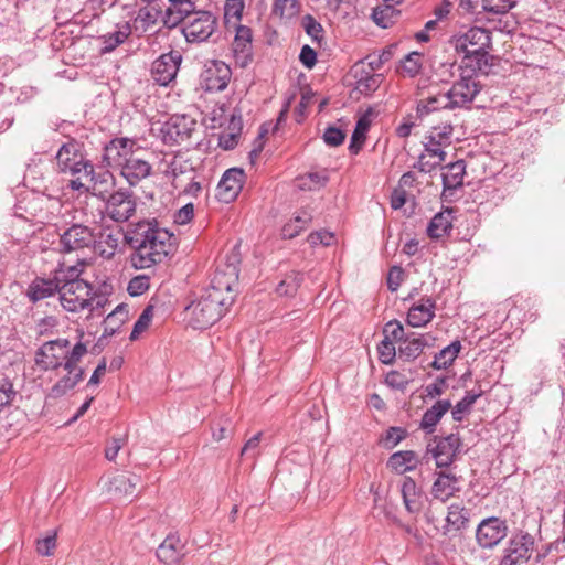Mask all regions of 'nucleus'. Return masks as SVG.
I'll return each mask as SVG.
<instances>
[{
	"label": "nucleus",
	"mask_w": 565,
	"mask_h": 565,
	"mask_svg": "<svg viewBox=\"0 0 565 565\" xmlns=\"http://www.w3.org/2000/svg\"><path fill=\"white\" fill-rule=\"evenodd\" d=\"M422 56L423 54L418 51H412L407 53L396 66V72L403 70V72H405L411 78L416 77L420 73L423 67V64L420 62Z\"/></svg>",
	"instance_id": "obj_46"
},
{
	"label": "nucleus",
	"mask_w": 565,
	"mask_h": 565,
	"mask_svg": "<svg viewBox=\"0 0 565 565\" xmlns=\"http://www.w3.org/2000/svg\"><path fill=\"white\" fill-rule=\"evenodd\" d=\"M232 76L231 67L223 61L210 60L200 74V85L206 93L223 92Z\"/></svg>",
	"instance_id": "obj_10"
},
{
	"label": "nucleus",
	"mask_w": 565,
	"mask_h": 565,
	"mask_svg": "<svg viewBox=\"0 0 565 565\" xmlns=\"http://www.w3.org/2000/svg\"><path fill=\"white\" fill-rule=\"evenodd\" d=\"M84 174L90 177V181L94 182V190L98 191L93 192V195L100 200H105V195L109 193V190L115 186V177L109 170H104L96 173L95 166L93 164V172Z\"/></svg>",
	"instance_id": "obj_40"
},
{
	"label": "nucleus",
	"mask_w": 565,
	"mask_h": 565,
	"mask_svg": "<svg viewBox=\"0 0 565 565\" xmlns=\"http://www.w3.org/2000/svg\"><path fill=\"white\" fill-rule=\"evenodd\" d=\"M417 452L415 450H398L390 455L386 468L396 475L416 470Z\"/></svg>",
	"instance_id": "obj_32"
},
{
	"label": "nucleus",
	"mask_w": 565,
	"mask_h": 565,
	"mask_svg": "<svg viewBox=\"0 0 565 565\" xmlns=\"http://www.w3.org/2000/svg\"><path fill=\"white\" fill-rule=\"evenodd\" d=\"M114 156V168H120L134 154L136 141L128 137H115L106 142Z\"/></svg>",
	"instance_id": "obj_33"
},
{
	"label": "nucleus",
	"mask_w": 565,
	"mask_h": 565,
	"mask_svg": "<svg viewBox=\"0 0 565 565\" xmlns=\"http://www.w3.org/2000/svg\"><path fill=\"white\" fill-rule=\"evenodd\" d=\"M169 6L163 9V28L173 30L195 13V0H168Z\"/></svg>",
	"instance_id": "obj_19"
},
{
	"label": "nucleus",
	"mask_w": 565,
	"mask_h": 565,
	"mask_svg": "<svg viewBox=\"0 0 565 565\" xmlns=\"http://www.w3.org/2000/svg\"><path fill=\"white\" fill-rule=\"evenodd\" d=\"M404 275H405V270L403 269V267L401 265H393L390 268L387 276H386V286L391 292L397 291V289L399 288L402 281H403Z\"/></svg>",
	"instance_id": "obj_61"
},
{
	"label": "nucleus",
	"mask_w": 565,
	"mask_h": 565,
	"mask_svg": "<svg viewBox=\"0 0 565 565\" xmlns=\"http://www.w3.org/2000/svg\"><path fill=\"white\" fill-rule=\"evenodd\" d=\"M411 379H407L404 374L397 370H391L384 377V384L390 388L404 392L407 385L411 383Z\"/></svg>",
	"instance_id": "obj_59"
},
{
	"label": "nucleus",
	"mask_w": 565,
	"mask_h": 565,
	"mask_svg": "<svg viewBox=\"0 0 565 565\" xmlns=\"http://www.w3.org/2000/svg\"><path fill=\"white\" fill-rule=\"evenodd\" d=\"M305 216L296 215L281 227V238L292 239L297 237L311 223L312 216L303 212Z\"/></svg>",
	"instance_id": "obj_45"
},
{
	"label": "nucleus",
	"mask_w": 565,
	"mask_h": 565,
	"mask_svg": "<svg viewBox=\"0 0 565 565\" xmlns=\"http://www.w3.org/2000/svg\"><path fill=\"white\" fill-rule=\"evenodd\" d=\"M425 351V342L417 332H408L407 338L398 345V358L404 362L415 361Z\"/></svg>",
	"instance_id": "obj_34"
},
{
	"label": "nucleus",
	"mask_w": 565,
	"mask_h": 565,
	"mask_svg": "<svg viewBox=\"0 0 565 565\" xmlns=\"http://www.w3.org/2000/svg\"><path fill=\"white\" fill-rule=\"evenodd\" d=\"M430 443L433 444L436 458V469H445V461L448 460L447 456L450 455L451 446H448L440 438V435H433Z\"/></svg>",
	"instance_id": "obj_56"
},
{
	"label": "nucleus",
	"mask_w": 565,
	"mask_h": 565,
	"mask_svg": "<svg viewBox=\"0 0 565 565\" xmlns=\"http://www.w3.org/2000/svg\"><path fill=\"white\" fill-rule=\"evenodd\" d=\"M298 58L305 68L312 70L318 63V52L309 44H305L300 49Z\"/></svg>",
	"instance_id": "obj_64"
},
{
	"label": "nucleus",
	"mask_w": 565,
	"mask_h": 565,
	"mask_svg": "<svg viewBox=\"0 0 565 565\" xmlns=\"http://www.w3.org/2000/svg\"><path fill=\"white\" fill-rule=\"evenodd\" d=\"M28 423V414L19 406L10 409L2 419L3 430L11 437H17Z\"/></svg>",
	"instance_id": "obj_36"
},
{
	"label": "nucleus",
	"mask_w": 565,
	"mask_h": 565,
	"mask_svg": "<svg viewBox=\"0 0 565 565\" xmlns=\"http://www.w3.org/2000/svg\"><path fill=\"white\" fill-rule=\"evenodd\" d=\"M534 546V537L522 530L512 534L508 547L498 565H516L518 562H527Z\"/></svg>",
	"instance_id": "obj_12"
},
{
	"label": "nucleus",
	"mask_w": 565,
	"mask_h": 565,
	"mask_svg": "<svg viewBox=\"0 0 565 565\" xmlns=\"http://www.w3.org/2000/svg\"><path fill=\"white\" fill-rule=\"evenodd\" d=\"M160 236L162 237H156V245L153 246L152 252L139 255V258L137 259L138 265L135 264L136 269L150 268L174 255L178 248L175 235L168 228L160 227Z\"/></svg>",
	"instance_id": "obj_5"
},
{
	"label": "nucleus",
	"mask_w": 565,
	"mask_h": 565,
	"mask_svg": "<svg viewBox=\"0 0 565 565\" xmlns=\"http://www.w3.org/2000/svg\"><path fill=\"white\" fill-rule=\"evenodd\" d=\"M409 433L402 426H390L379 437L377 445L385 450H392L408 437Z\"/></svg>",
	"instance_id": "obj_42"
},
{
	"label": "nucleus",
	"mask_w": 565,
	"mask_h": 565,
	"mask_svg": "<svg viewBox=\"0 0 565 565\" xmlns=\"http://www.w3.org/2000/svg\"><path fill=\"white\" fill-rule=\"evenodd\" d=\"M106 211L116 223L127 222L136 212L137 198L129 189H119L105 195Z\"/></svg>",
	"instance_id": "obj_9"
},
{
	"label": "nucleus",
	"mask_w": 565,
	"mask_h": 565,
	"mask_svg": "<svg viewBox=\"0 0 565 565\" xmlns=\"http://www.w3.org/2000/svg\"><path fill=\"white\" fill-rule=\"evenodd\" d=\"M189 44H201L211 40L218 29V18L209 10L196 9L195 13L179 25Z\"/></svg>",
	"instance_id": "obj_4"
},
{
	"label": "nucleus",
	"mask_w": 565,
	"mask_h": 565,
	"mask_svg": "<svg viewBox=\"0 0 565 565\" xmlns=\"http://www.w3.org/2000/svg\"><path fill=\"white\" fill-rule=\"evenodd\" d=\"M305 280V275L299 270H291L278 282L275 291L280 297L294 298Z\"/></svg>",
	"instance_id": "obj_37"
},
{
	"label": "nucleus",
	"mask_w": 565,
	"mask_h": 565,
	"mask_svg": "<svg viewBox=\"0 0 565 565\" xmlns=\"http://www.w3.org/2000/svg\"><path fill=\"white\" fill-rule=\"evenodd\" d=\"M244 8V0H225L223 8V23L227 30H230L233 26L231 18L235 19V23H241L243 19Z\"/></svg>",
	"instance_id": "obj_47"
},
{
	"label": "nucleus",
	"mask_w": 565,
	"mask_h": 565,
	"mask_svg": "<svg viewBox=\"0 0 565 565\" xmlns=\"http://www.w3.org/2000/svg\"><path fill=\"white\" fill-rule=\"evenodd\" d=\"M184 548L179 535L169 534L157 548L156 555L162 565H175L184 556Z\"/></svg>",
	"instance_id": "obj_28"
},
{
	"label": "nucleus",
	"mask_w": 565,
	"mask_h": 565,
	"mask_svg": "<svg viewBox=\"0 0 565 565\" xmlns=\"http://www.w3.org/2000/svg\"><path fill=\"white\" fill-rule=\"evenodd\" d=\"M159 18L163 23V9L161 6L157 3L151 6L145 4L138 10L134 21H140L142 23V31H147L148 28L154 25L158 22Z\"/></svg>",
	"instance_id": "obj_44"
},
{
	"label": "nucleus",
	"mask_w": 565,
	"mask_h": 565,
	"mask_svg": "<svg viewBox=\"0 0 565 565\" xmlns=\"http://www.w3.org/2000/svg\"><path fill=\"white\" fill-rule=\"evenodd\" d=\"M508 522L499 516L482 519L476 529V541L480 547L492 548L508 535Z\"/></svg>",
	"instance_id": "obj_11"
},
{
	"label": "nucleus",
	"mask_w": 565,
	"mask_h": 565,
	"mask_svg": "<svg viewBox=\"0 0 565 565\" xmlns=\"http://www.w3.org/2000/svg\"><path fill=\"white\" fill-rule=\"evenodd\" d=\"M195 126V119L189 115L174 114L160 127L161 140L168 146L179 145L192 136Z\"/></svg>",
	"instance_id": "obj_8"
},
{
	"label": "nucleus",
	"mask_w": 565,
	"mask_h": 565,
	"mask_svg": "<svg viewBox=\"0 0 565 565\" xmlns=\"http://www.w3.org/2000/svg\"><path fill=\"white\" fill-rule=\"evenodd\" d=\"M476 395L465 393L463 397L450 408L454 422L461 423L472 412L473 405L477 402Z\"/></svg>",
	"instance_id": "obj_48"
},
{
	"label": "nucleus",
	"mask_w": 565,
	"mask_h": 565,
	"mask_svg": "<svg viewBox=\"0 0 565 565\" xmlns=\"http://www.w3.org/2000/svg\"><path fill=\"white\" fill-rule=\"evenodd\" d=\"M140 482L141 478L138 475L120 473L109 481V490L119 495H131Z\"/></svg>",
	"instance_id": "obj_38"
},
{
	"label": "nucleus",
	"mask_w": 565,
	"mask_h": 565,
	"mask_svg": "<svg viewBox=\"0 0 565 565\" xmlns=\"http://www.w3.org/2000/svg\"><path fill=\"white\" fill-rule=\"evenodd\" d=\"M401 495L408 513L418 514L422 511L426 494L411 476H404L401 486Z\"/></svg>",
	"instance_id": "obj_24"
},
{
	"label": "nucleus",
	"mask_w": 565,
	"mask_h": 565,
	"mask_svg": "<svg viewBox=\"0 0 565 565\" xmlns=\"http://www.w3.org/2000/svg\"><path fill=\"white\" fill-rule=\"evenodd\" d=\"M150 288V277L148 275H138L132 277L127 286V292L130 297H139Z\"/></svg>",
	"instance_id": "obj_57"
},
{
	"label": "nucleus",
	"mask_w": 565,
	"mask_h": 565,
	"mask_svg": "<svg viewBox=\"0 0 565 565\" xmlns=\"http://www.w3.org/2000/svg\"><path fill=\"white\" fill-rule=\"evenodd\" d=\"M157 218H145L135 223L129 224V230L124 232L122 228L118 232L124 235V243L134 249L130 262L131 266L135 268V264H137V259L140 254L147 253V243L149 237L156 226Z\"/></svg>",
	"instance_id": "obj_7"
},
{
	"label": "nucleus",
	"mask_w": 565,
	"mask_h": 565,
	"mask_svg": "<svg viewBox=\"0 0 565 565\" xmlns=\"http://www.w3.org/2000/svg\"><path fill=\"white\" fill-rule=\"evenodd\" d=\"M307 242L311 247L318 245L331 246L335 242V235L333 232L327 230L313 231L307 236Z\"/></svg>",
	"instance_id": "obj_58"
},
{
	"label": "nucleus",
	"mask_w": 565,
	"mask_h": 565,
	"mask_svg": "<svg viewBox=\"0 0 565 565\" xmlns=\"http://www.w3.org/2000/svg\"><path fill=\"white\" fill-rule=\"evenodd\" d=\"M131 32V24L127 21L119 28V30L103 35L100 38L104 45L102 47V53H109L116 50L128 39Z\"/></svg>",
	"instance_id": "obj_43"
},
{
	"label": "nucleus",
	"mask_w": 565,
	"mask_h": 565,
	"mask_svg": "<svg viewBox=\"0 0 565 565\" xmlns=\"http://www.w3.org/2000/svg\"><path fill=\"white\" fill-rule=\"evenodd\" d=\"M450 408H452L450 399H437L429 408L424 412L418 423V428L426 435H434L438 424L448 413V411H450Z\"/></svg>",
	"instance_id": "obj_26"
},
{
	"label": "nucleus",
	"mask_w": 565,
	"mask_h": 565,
	"mask_svg": "<svg viewBox=\"0 0 565 565\" xmlns=\"http://www.w3.org/2000/svg\"><path fill=\"white\" fill-rule=\"evenodd\" d=\"M447 381H448V376L438 375L431 384H428L425 387L426 397L433 399V398L441 396L448 386Z\"/></svg>",
	"instance_id": "obj_62"
},
{
	"label": "nucleus",
	"mask_w": 565,
	"mask_h": 565,
	"mask_svg": "<svg viewBox=\"0 0 565 565\" xmlns=\"http://www.w3.org/2000/svg\"><path fill=\"white\" fill-rule=\"evenodd\" d=\"M127 435L115 437L113 436L105 448V458L109 461H114L117 458L119 450L127 443Z\"/></svg>",
	"instance_id": "obj_63"
},
{
	"label": "nucleus",
	"mask_w": 565,
	"mask_h": 565,
	"mask_svg": "<svg viewBox=\"0 0 565 565\" xmlns=\"http://www.w3.org/2000/svg\"><path fill=\"white\" fill-rule=\"evenodd\" d=\"M458 209L455 206H441V210L437 212L428 222L426 227L427 236L433 241H439L440 238L450 235L452 230V221L456 218Z\"/></svg>",
	"instance_id": "obj_20"
},
{
	"label": "nucleus",
	"mask_w": 565,
	"mask_h": 565,
	"mask_svg": "<svg viewBox=\"0 0 565 565\" xmlns=\"http://www.w3.org/2000/svg\"><path fill=\"white\" fill-rule=\"evenodd\" d=\"M436 301L429 296L413 303L407 312L406 323L413 328L425 327L435 318Z\"/></svg>",
	"instance_id": "obj_23"
},
{
	"label": "nucleus",
	"mask_w": 565,
	"mask_h": 565,
	"mask_svg": "<svg viewBox=\"0 0 565 565\" xmlns=\"http://www.w3.org/2000/svg\"><path fill=\"white\" fill-rule=\"evenodd\" d=\"M235 31L232 43L233 55L241 68H246L254 60L253 30L242 23H233Z\"/></svg>",
	"instance_id": "obj_16"
},
{
	"label": "nucleus",
	"mask_w": 565,
	"mask_h": 565,
	"mask_svg": "<svg viewBox=\"0 0 565 565\" xmlns=\"http://www.w3.org/2000/svg\"><path fill=\"white\" fill-rule=\"evenodd\" d=\"M119 168L120 175L125 178L130 186L137 185L142 179L151 174V164L142 159H135L132 156L122 161Z\"/></svg>",
	"instance_id": "obj_30"
},
{
	"label": "nucleus",
	"mask_w": 565,
	"mask_h": 565,
	"mask_svg": "<svg viewBox=\"0 0 565 565\" xmlns=\"http://www.w3.org/2000/svg\"><path fill=\"white\" fill-rule=\"evenodd\" d=\"M401 15V10L392 4L377 6L373 8L371 20L381 29L391 28Z\"/></svg>",
	"instance_id": "obj_39"
},
{
	"label": "nucleus",
	"mask_w": 565,
	"mask_h": 565,
	"mask_svg": "<svg viewBox=\"0 0 565 565\" xmlns=\"http://www.w3.org/2000/svg\"><path fill=\"white\" fill-rule=\"evenodd\" d=\"M300 24L308 36L318 44L323 40L324 29L322 24L311 14L307 13L301 18Z\"/></svg>",
	"instance_id": "obj_49"
},
{
	"label": "nucleus",
	"mask_w": 565,
	"mask_h": 565,
	"mask_svg": "<svg viewBox=\"0 0 565 565\" xmlns=\"http://www.w3.org/2000/svg\"><path fill=\"white\" fill-rule=\"evenodd\" d=\"M55 159L61 173L70 172L72 175H76L82 171L84 173L93 172V162L87 159L84 142L75 138H70L68 141L61 145Z\"/></svg>",
	"instance_id": "obj_3"
},
{
	"label": "nucleus",
	"mask_w": 565,
	"mask_h": 565,
	"mask_svg": "<svg viewBox=\"0 0 565 565\" xmlns=\"http://www.w3.org/2000/svg\"><path fill=\"white\" fill-rule=\"evenodd\" d=\"M321 138L328 147L337 148L344 143L347 131L344 128L338 127L334 124H328Z\"/></svg>",
	"instance_id": "obj_50"
},
{
	"label": "nucleus",
	"mask_w": 565,
	"mask_h": 565,
	"mask_svg": "<svg viewBox=\"0 0 565 565\" xmlns=\"http://www.w3.org/2000/svg\"><path fill=\"white\" fill-rule=\"evenodd\" d=\"M160 236L162 237H156V245L153 246L152 252L139 255V258L137 259L138 265L135 264L136 269L150 268L174 255L178 248L175 235L168 228L160 227Z\"/></svg>",
	"instance_id": "obj_6"
},
{
	"label": "nucleus",
	"mask_w": 565,
	"mask_h": 565,
	"mask_svg": "<svg viewBox=\"0 0 565 565\" xmlns=\"http://www.w3.org/2000/svg\"><path fill=\"white\" fill-rule=\"evenodd\" d=\"M86 265H88L86 259H79L76 265L68 266L66 269H63V264H60L58 268L54 270V277L58 278L62 289L70 286V290L73 291L74 286L75 288L88 286V281L79 277L83 273V268H79V266L84 267Z\"/></svg>",
	"instance_id": "obj_31"
},
{
	"label": "nucleus",
	"mask_w": 565,
	"mask_h": 565,
	"mask_svg": "<svg viewBox=\"0 0 565 565\" xmlns=\"http://www.w3.org/2000/svg\"><path fill=\"white\" fill-rule=\"evenodd\" d=\"M61 252L68 254L76 249L94 246L97 250L93 231L82 224H73L60 236Z\"/></svg>",
	"instance_id": "obj_17"
},
{
	"label": "nucleus",
	"mask_w": 565,
	"mask_h": 565,
	"mask_svg": "<svg viewBox=\"0 0 565 565\" xmlns=\"http://www.w3.org/2000/svg\"><path fill=\"white\" fill-rule=\"evenodd\" d=\"M129 318L128 305L126 302L119 303L107 317L104 319L103 323H105L103 334L97 339V341L92 345L89 352L93 355L100 354L106 345L107 338L114 337L117 334L122 324Z\"/></svg>",
	"instance_id": "obj_15"
},
{
	"label": "nucleus",
	"mask_w": 565,
	"mask_h": 565,
	"mask_svg": "<svg viewBox=\"0 0 565 565\" xmlns=\"http://www.w3.org/2000/svg\"><path fill=\"white\" fill-rule=\"evenodd\" d=\"M379 361L384 365H393L396 362L397 351L395 343L384 337L376 345Z\"/></svg>",
	"instance_id": "obj_52"
},
{
	"label": "nucleus",
	"mask_w": 565,
	"mask_h": 565,
	"mask_svg": "<svg viewBox=\"0 0 565 565\" xmlns=\"http://www.w3.org/2000/svg\"><path fill=\"white\" fill-rule=\"evenodd\" d=\"M375 115L376 113L373 106H369L366 110L358 117L348 147L350 154L358 156L362 151L367 138V132L372 126L371 118Z\"/></svg>",
	"instance_id": "obj_21"
},
{
	"label": "nucleus",
	"mask_w": 565,
	"mask_h": 565,
	"mask_svg": "<svg viewBox=\"0 0 565 565\" xmlns=\"http://www.w3.org/2000/svg\"><path fill=\"white\" fill-rule=\"evenodd\" d=\"M62 290L58 278L54 276L51 278L36 276L29 284L25 295L29 301L35 305L39 301L53 297L56 294L61 295Z\"/></svg>",
	"instance_id": "obj_22"
},
{
	"label": "nucleus",
	"mask_w": 565,
	"mask_h": 565,
	"mask_svg": "<svg viewBox=\"0 0 565 565\" xmlns=\"http://www.w3.org/2000/svg\"><path fill=\"white\" fill-rule=\"evenodd\" d=\"M182 60V54L175 50L161 54L152 62L150 71L152 79L158 85L168 87L175 79Z\"/></svg>",
	"instance_id": "obj_13"
},
{
	"label": "nucleus",
	"mask_w": 565,
	"mask_h": 565,
	"mask_svg": "<svg viewBox=\"0 0 565 565\" xmlns=\"http://www.w3.org/2000/svg\"><path fill=\"white\" fill-rule=\"evenodd\" d=\"M447 470L448 469H439L438 471H435L436 478L430 490L431 495L443 502L447 501L457 491H459V488L456 487L459 482V477Z\"/></svg>",
	"instance_id": "obj_27"
},
{
	"label": "nucleus",
	"mask_w": 565,
	"mask_h": 565,
	"mask_svg": "<svg viewBox=\"0 0 565 565\" xmlns=\"http://www.w3.org/2000/svg\"><path fill=\"white\" fill-rule=\"evenodd\" d=\"M466 161L463 159L456 160L444 167L447 172L441 173L443 193L441 201H449L446 192L452 194L454 191L463 186V177L466 174Z\"/></svg>",
	"instance_id": "obj_25"
},
{
	"label": "nucleus",
	"mask_w": 565,
	"mask_h": 565,
	"mask_svg": "<svg viewBox=\"0 0 565 565\" xmlns=\"http://www.w3.org/2000/svg\"><path fill=\"white\" fill-rule=\"evenodd\" d=\"M469 509L456 503L448 508V514L446 516L447 527H451L455 531H462L469 526Z\"/></svg>",
	"instance_id": "obj_41"
},
{
	"label": "nucleus",
	"mask_w": 565,
	"mask_h": 565,
	"mask_svg": "<svg viewBox=\"0 0 565 565\" xmlns=\"http://www.w3.org/2000/svg\"><path fill=\"white\" fill-rule=\"evenodd\" d=\"M246 181V173L241 167L224 171L216 188V199L222 203H232L239 195Z\"/></svg>",
	"instance_id": "obj_14"
},
{
	"label": "nucleus",
	"mask_w": 565,
	"mask_h": 565,
	"mask_svg": "<svg viewBox=\"0 0 565 565\" xmlns=\"http://www.w3.org/2000/svg\"><path fill=\"white\" fill-rule=\"evenodd\" d=\"M159 301L160 299L158 296H152L150 298L149 302L146 305L142 312L140 313V316L132 326V330L129 335L130 341H137L140 334L149 328L154 315V308L157 307Z\"/></svg>",
	"instance_id": "obj_35"
},
{
	"label": "nucleus",
	"mask_w": 565,
	"mask_h": 565,
	"mask_svg": "<svg viewBox=\"0 0 565 565\" xmlns=\"http://www.w3.org/2000/svg\"><path fill=\"white\" fill-rule=\"evenodd\" d=\"M57 530H50L43 537L36 539V552L43 556H50L56 547Z\"/></svg>",
	"instance_id": "obj_55"
},
{
	"label": "nucleus",
	"mask_w": 565,
	"mask_h": 565,
	"mask_svg": "<svg viewBox=\"0 0 565 565\" xmlns=\"http://www.w3.org/2000/svg\"><path fill=\"white\" fill-rule=\"evenodd\" d=\"M230 266V276L215 274L199 299L185 306L188 324L194 330H206L224 317L237 296V273Z\"/></svg>",
	"instance_id": "obj_1"
},
{
	"label": "nucleus",
	"mask_w": 565,
	"mask_h": 565,
	"mask_svg": "<svg viewBox=\"0 0 565 565\" xmlns=\"http://www.w3.org/2000/svg\"><path fill=\"white\" fill-rule=\"evenodd\" d=\"M76 361L62 353H56V355H51V361L45 362V365L42 366V370H58L60 367H63L68 375H72L76 367H77Z\"/></svg>",
	"instance_id": "obj_51"
},
{
	"label": "nucleus",
	"mask_w": 565,
	"mask_h": 565,
	"mask_svg": "<svg viewBox=\"0 0 565 565\" xmlns=\"http://www.w3.org/2000/svg\"><path fill=\"white\" fill-rule=\"evenodd\" d=\"M77 384L73 383L72 375L62 376L50 390L49 396L52 398H60L71 390H73Z\"/></svg>",
	"instance_id": "obj_60"
},
{
	"label": "nucleus",
	"mask_w": 565,
	"mask_h": 565,
	"mask_svg": "<svg viewBox=\"0 0 565 565\" xmlns=\"http://www.w3.org/2000/svg\"><path fill=\"white\" fill-rule=\"evenodd\" d=\"M448 43L456 53L463 54L459 66L461 71H472V75H488L483 68L494 65L497 56L490 53L493 49L492 31L487 28L472 25L466 32L452 34Z\"/></svg>",
	"instance_id": "obj_2"
},
{
	"label": "nucleus",
	"mask_w": 565,
	"mask_h": 565,
	"mask_svg": "<svg viewBox=\"0 0 565 565\" xmlns=\"http://www.w3.org/2000/svg\"><path fill=\"white\" fill-rule=\"evenodd\" d=\"M479 93L478 89H475V92L471 95H468L467 93L460 92L458 94V99H454V88H450L447 93L444 95H434L426 98V103L434 108V111L440 110V109H456L462 107L465 104H469L473 100L476 95Z\"/></svg>",
	"instance_id": "obj_29"
},
{
	"label": "nucleus",
	"mask_w": 565,
	"mask_h": 565,
	"mask_svg": "<svg viewBox=\"0 0 565 565\" xmlns=\"http://www.w3.org/2000/svg\"><path fill=\"white\" fill-rule=\"evenodd\" d=\"M379 76V74H370L361 70V76L356 81L355 89L364 96H371L380 86Z\"/></svg>",
	"instance_id": "obj_53"
},
{
	"label": "nucleus",
	"mask_w": 565,
	"mask_h": 565,
	"mask_svg": "<svg viewBox=\"0 0 565 565\" xmlns=\"http://www.w3.org/2000/svg\"><path fill=\"white\" fill-rule=\"evenodd\" d=\"M114 292V286L108 278L98 284L93 290L87 291V298L76 296L75 298H66L65 295L61 296V306L68 312H78L88 307H92L95 298L110 297Z\"/></svg>",
	"instance_id": "obj_18"
},
{
	"label": "nucleus",
	"mask_w": 565,
	"mask_h": 565,
	"mask_svg": "<svg viewBox=\"0 0 565 565\" xmlns=\"http://www.w3.org/2000/svg\"><path fill=\"white\" fill-rule=\"evenodd\" d=\"M383 335L388 338L393 343H399L407 338L408 332H405L403 324L397 319L387 321L383 327Z\"/></svg>",
	"instance_id": "obj_54"
}]
</instances>
